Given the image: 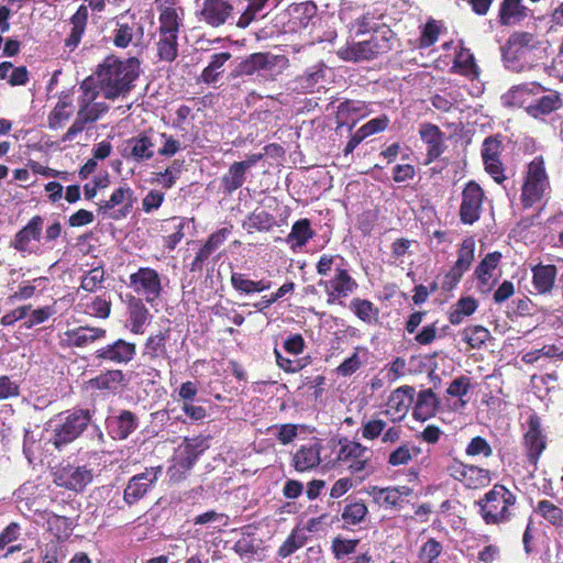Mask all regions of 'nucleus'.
<instances>
[{
  "label": "nucleus",
  "instance_id": "45",
  "mask_svg": "<svg viewBox=\"0 0 563 563\" xmlns=\"http://www.w3.org/2000/svg\"><path fill=\"white\" fill-rule=\"evenodd\" d=\"M477 301L472 297H463L452 307L449 320L452 324H460L465 317H468L477 309Z\"/></svg>",
  "mask_w": 563,
  "mask_h": 563
},
{
  "label": "nucleus",
  "instance_id": "38",
  "mask_svg": "<svg viewBox=\"0 0 563 563\" xmlns=\"http://www.w3.org/2000/svg\"><path fill=\"white\" fill-rule=\"evenodd\" d=\"M528 9L522 0H504L499 10V20L503 25H509L527 16Z\"/></svg>",
  "mask_w": 563,
  "mask_h": 563
},
{
  "label": "nucleus",
  "instance_id": "35",
  "mask_svg": "<svg viewBox=\"0 0 563 563\" xmlns=\"http://www.w3.org/2000/svg\"><path fill=\"white\" fill-rule=\"evenodd\" d=\"M277 56L269 53H255L250 55L240 64V73L244 75H253L262 69H272L276 66Z\"/></svg>",
  "mask_w": 563,
  "mask_h": 563
},
{
  "label": "nucleus",
  "instance_id": "4",
  "mask_svg": "<svg viewBox=\"0 0 563 563\" xmlns=\"http://www.w3.org/2000/svg\"><path fill=\"white\" fill-rule=\"evenodd\" d=\"M550 183L542 157H536L528 166L521 189V202L525 208L540 203L550 195Z\"/></svg>",
  "mask_w": 563,
  "mask_h": 563
},
{
  "label": "nucleus",
  "instance_id": "24",
  "mask_svg": "<svg viewBox=\"0 0 563 563\" xmlns=\"http://www.w3.org/2000/svg\"><path fill=\"white\" fill-rule=\"evenodd\" d=\"M107 422L111 437L119 440L126 439L139 426L137 417L129 410H122L120 415L108 418Z\"/></svg>",
  "mask_w": 563,
  "mask_h": 563
},
{
  "label": "nucleus",
  "instance_id": "50",
  "mask_svg": "<svg viewBox=\"0 0 563 563\" xmlns=\"http://www.w3.org/2000/svg\"><path fill=\"white\" fill-rule=\"evenodd\" d=\"M179 18L175 9L165 8L159 15V35L178 36Z\"/></svg>",
  "mask_w": 563,
  "mask_h": 563
},
{
  "label": "nucleus",
  "instance_id": "18",
  "mask_svg": "<svg viewBox=\"0 0 563 563\" xmlns=\"http://www.w3.org/2000/svg\"><path fill=\"white\" fill-rule=\"evenodd\" d=\"M544 88L537 82H525L511 87L501 96V102L508 108H526L528 112L529 103L533 102L534 96L543 91Z\"/></svg>",
  "mask_w": 563,
  "mask_h": 563
},
{
  "label": "nucleus",
  "instance_id": "33",
  "mask_svg": "<svg viewBox=\"0 0 563 563\" xmlns=\"http://www.w3.org/2000/svg\"><path fill=\"white\" fill-rule=\"evenodd\" d=\"M87 21L88 9L85 5H80L70 19L71 31L65 41V45L69 51H74L78 46L85 32Z\"/></svg>",
  "mask_w": 563,
  "mask_h": 563
},
{
  "label": "nucleus",
  "instance_id": "9",
  "mask_svg": "<svg viewBox=\"0 0 563 563\" xmlns=\"http://www.w3.org/2000/svg\"><path fill=\"white\" fill-rule=\"evenodd\" d=\"M113 44L117 47L125 48L130 44L136 45L144 35L142 23L130 10L119 14L114 19Z\"/></svg>",
  "mask_w": 563,
  "mask_h": 563
},
{
  "label": "nucleus",
  "instance_id": "7",
  "mask_svg": "<svg viewBox=\"0 0 563 563\" xmlns=\"http://www.w3.org/2000/svg\"><path fill=\"white\" fill-rule=\"evenodd\" d=\"M129 287L150 305L156 302L163 290L161 275L151 267H140L131 274Z\"/></svg>",
  "mask_w": 563,
  "mask_h": 563
},
{
  "label": "nucleus",
  "instance_id": "51",
  "mask_svg": "<svg viewBox=\"0 0 563 563\" xmlns=\"http://www.w3.org/2000/svg\"><path fill=\"white\" fill-rule=\"evenodd\" d=\"M537 512L552 526L563 527V510L550 500L539 501Z\"/></svg>",
  "mask_w": 563,
  "mask_h": 563
},
{
  "label": "nucleus",
  "instance_id": "43",
  "mask_svg": "<svg viewBox=\"0 0 563 563\" xmlns=\"http://www.w3.org/2000/svg\"><path fill=\"white\" fill-rule=\"evenodd\" d=\"M268 0H249L245 9L239 16L235 25L239 29H246L254 22L267 7Z\"/></svg>",
  "mask_w": 563,
  "mask_h": 563
},
{
  "label": "nucleus",
  "instance_id": "42",
  "mask_svg": "<svg viewBox=\"0 0 563 563\" xmlns=\"http://www.w3.org/2000/svg\"><path fill=\"white\" fill-rule=\"evenodd\" d=\"M350 309L355 316L366 323H374L378 319V308L373 302L366 299L354 298L350 302Z\"/></svg>",
  "mask_w": 563,
  "mask_h": 563
},
{
  "label": "nucleus",
  "instance_id": "34",
  "mask_svg": "<svg viewBox=\"0 0 563 563\" xmlns=\"http://www.w3.org/2000/svg\"><path fill=\"white\" fill-rule=\"evenodd\" d=\"M562 104L563 101L560 93L554 91L542 96L539 99H533V102L529 103L528 106V114L532 115L533 118L545 115L560 109Z\"/></svg>",
  "mask_w": 563,
  "mask_h": 563
},
{
  "label": "nucleus",
  "instance_id": "63",
  "mask_svg": "<svg viewBox=\"0 0 563 563\" xmlns=\"http://www.w3.org/2000/svg\"><path fill=\"white\" fill-rule=\"evenodd\" d=\"M501 152V142L494 136L486 137L482 145L483 162L498 161Z\"/></svg>",
  "mask_w": 563,
  "mask_h": 563
},
{
  "label": "nucleus",
  "instance_id": "25",
  "mask_svg": "<svg viewBox=\"0 0 563 563\" xmlns=\"http://www.w3.org/2000/svg\"><path fill=\"white\" fill-rule=\"evenodd\" d=\"M321 444L318 442L301 445L292 455V465L298 472H306L317 467L320 462Z\"/></svg>",
  "mask_w": 563,
  "mask_h": 563
},
{
  "label": "nucleus",
  "instance_id": "40",
  "mask_svg": "<svg viewBox=\"0 0 563 563\" xmlns=\"http://www.w3.org/2000/svg\"><path fill=\"white\" fill-rule=\"evenodd\" d=\"M341 58L353 62H361L374 58L369 41L365 40L339 49Z\"/></svg>",
  "mask_w": 563,
  "mask_h": 563
},
{
  "label": "nucleus",
  "instance_id": "15",
  "mask_svg": "<svg viewBox=\"0 0 563 563\" xmlns=\"http://www.w3.org/2000/svg\"><path fill=\"white\" fill-rule=\"evenodd\" d=\"M319 285L324 286L329 305L342 303L341 299L353 294L357 288V283L343 268H336L333 278L321 280Z\"/></svg>",
  "mask_w": 563,
  "mask_h": 563
},
{
  "label": "nucleus",
  "instance_id": "49",
  "mask_svg": "<svg viewBox=\"0 0 563 563\" xmlns=\"http://www.w3.org/2000/svg\"><path fill=\"white\" fill-rule=\"evenodd\" d=\"M311 238L312 231L310 229V223L307 219H302L294 223L291 231L287 236V241L292 243V247H301Z\"/></svg>",
  "mask_w": 563,
  "mask_h": 563
},
{
  "label": "nucleus",
  "instance_id": "30",
  "mask_svg": "<svg viewBox=\"0 0 563 563\" xmlns=\"http://www.w3.org/2000/svg\"><path fill=\"white\" fill-rule=\"evenodd\" d=\"M229 234L230 230L227 228L211 234L205 245L197 253L192 262V269L201 268L202 264L209 258V256L224 243Z\"/></svg>",
  "mask_w": 563,
  "mask_h": 563
},
{
  "label": "nucleus",
  "instance_id": "56",
  "mask_svg": "<svg viewBox=\"0 0 563 563\" xmlns=\"http://www.w3.org/2000/svg\"><path fill=\"white\" fill-rule=\"evenodd\" d=\"M181 165V161H174L164 172L155 174V181H157L166 189L172 188L176 180L180 177Z\"/></svg>",
  "mask_w": 563,
  "mask_h": 563
},
{
  "label": "nucleus",
  "instance_id": "13",
  "mask_svg": "<svg viewBox=\"0 0 563 563\" xmlns=\"http://www.w3.org/2000/svg\"><path fill=\"white\" fill-rule=\"evenodd\" d=\"M158 137V132L150 130L126 140V156L137 163L152 159L156 153Z\"/></svg>",
  "mask_w": 563,
  "mask_h": 563
},
{
  "label": "nucleus",
  "instance_id": "27",
  "mask_svg": "<svg viewBox=\"0 0 563 563\" xmlns=\"http://www.w3.org/2000/svg\"><path fill=\"white\" fill-rule=\"evenodd\" d=\"M75 106L69 95L60 96L57 103L49 112L47 118L48 128L51 130L62 129L65 123L73 117Z\"/></svg>",
  "mask_w": 563,
  "mask_h": 563
},
{
  "label": "nucleus",
  "instance_id": "36",
  "mask_svg": "<svg viewBox=\"0 0 563 563\" xmlns=\"http://www.w3.org/2000/svg\"><path fill=\"white\" fill-rule=\"evenodd\" d=\"M367 114L368 111L365 102L346 100L338 107L336 118L340 125L351 120V126H353L358 119L364 118Z\"/></svg>",
  "mask_w": 563,
  "mask_h": 563
},
{
  "label": "nucleus",
  "instance_id": "48",
  "mask_svg": "<svg viewBox=\"0 0 563 563\" xmlns=\"http://www.w3.org/2000/svg\"><path fill=\"white\" fill-rule=\"evenodd\" d=\"M230 58L231 54L228 52L213 54L209 65L202 70L201 79L207 84L217 81L221 74V68Z\"/></svg>",
  "mask_w": 563,
  "mask_h": 563
},
{
  "label": "nucleus",
  "instance_id": "21",
  "mask_svg": "<svg viewBox=\"0 0 563 563\" xmlns=\"http://www.w3.org/2000/svg\"><path fill=\"white\" fill-rule=\"evenodd\" d=\"M523 443L529 461L537 464L541 453L545 449V441L541 432V423L538 416L530 417Z\"/></svg>",
  "mask_w": 563,
  "mask_h": 563
},
{
  "label": "nucleus",
  "instance_id": "22",
  "mask_svg": "<svg viewBox=\"0 0 563 563\" xmlns=\"http://www.w3.org/2000/svg\"><path fill=\"white\" fill-rule=\"evenodd\" d=\"M43 218L34 216L13 238L11 245L19 252H32L31 242L38 241L43 231Z\"/></svg>",
  "mask_w": 563,
  "mask_h": 563
},
{
  "label": "nucleus",
  "instance_id": "57",
  "mask_svg": "<svg viewBox=\"0 0 563 563\" xmlns=\"http://www.w3.org/2000/svg\"><path fill=\"white\" fill-rule=\"evenodd\" d=\"M306 537L298 530H292L287 537L284 543L278 549V555L282 558H288L295 553L298 549L303 547Z\"/></svg>",
  "mask_w": 563,
  "mask_h": 563
},
{
  "label": "nucleus",
  "instance_id": "16",
  "mask_svg": "<svg viewBox=\"0 0 563 563\" xmlns=\"http://www.w3.org/2000/svg\"><path fill=\"white\" fill-rule=\"evenodd\" d=\"M483 199V189L476 183L470 181L462 191L460 217L463 223L473 224L479 219Z\"/></svg>",
  "mask_w": 563,
  "mask_h": 563
},
{
  "label": "nucleus",
  "instance_id": "3",
  "mask_svg": "<svg viewBox=\"0 0 563 563\" xmlns=\"http://www.w3.org/2000/svg\"><path fill=\"white\" fill-rule=\"evenodd\" d=\"M516 496L504 485H494L478 501L483 519L488 525L508 521L512 515L510 507L516 504Z\"/></svg>",
  "mask_w": 563,
  "mask_h": 563
},
{
  "label": "nucleus",
  "instance_id": "14",
  "mask_svg": "<svg viewBox=\"0 0 563 563\" xmlns=\"http://www.w3.org/2000/svg\"><path fill=\"white\" fill-rule=\"evenodd\" d=\"M162 467L157 466L146 468L143 473L134 475L129 481L124 489V501L129 505H133L137 500H140L157 482V479L162 475Z\"/></svg>",
  "mask_w": 563,
  "mask_h": 563
},
{
  "label": "nucleus",
  "instance_id": "29",
  "mask_svg": "<svg viewBox=\"0 0 563 563\" xmlns=\"http://www.w3.org/2000/svg\"><path fill=\"white\" fill-rule=\"evenodd\" d=\"M475 241L473 239H466L462 242L459 250L457 260L450 272V276L459 282L462 275L470 268L474 261Z\"/></svg>",
  "mask_w": 563,
  "mask_h": 563
},
{
  "label": "nucleus",
  "instance_id": "58",
  "mask_svg": "<svg viewBox=\"0 0 563 563\" xmlns=\"http://www.w3.org/2000/svg\"><path fill=\"white\" fill-rule=\"evenodd\" d=\"M367 514V507L362 501H355L344 507L342 519L349 525L360 523Z\"/></svg>",
  "mask_w": 563,
  "mask_h": 563
},
{
  "label": "nucleus",
  "instance_id": "8",
  "mask_svg": "<svg viewBox=\"0 0 563 563\" xmlns=\"http://www.w3.org/2000/svg\"><path fill=\"white\" fill-rule=\"evenodd\" d=\"M537 48V41L530 33H516L510 36L508 46L504 52V58L507 67L514 71H522L526 69L523 64L517 65V62H527L529 55Z\"/></svg>",
  "mask_w": 563,
  "mask_h": 563
},
{
  "label": "nucleus",
  "instance_id": "19",
  "mask_svg": "<svg viewBox=\"0 0 563 563\" xmlns=\"http://www.w3.org/2000/svg\"><path fill=\"white\" fill-rule=\"evenodd\" d=\"M500 258L501 254L499 252L488 253L477 265L475 276L481 292L487 294L494 287L497 279L496 271Z\"/></svg>",
  "mask_w": 563,
  "mask_h": 563
},
{
  "label": "nucleus",
  "instance_id": "60",
  "mask_svg": "<svg viewBox=\"0 0 563 563\" xmlns=\"http://www.w3.org/2000/svg\"><path fill=\"white\" fill-rule=\"evenodd\" d=\"M442 550V544L439 541L429 539L420 549V560L426 563H440L439 556Z\"/></svg>",
  "mask_w": 563,
  "mask_h": 563
},
{
  "label": "nucleus",
  "instance_id": "62",
  "mask_svg": "<svg viewBox=\"0 0 563 563\" xmlns=\"http://www.w3.org/2000/svg\"><path fill=\"white\" fill-rule=\"evenodd\" d=\"M467 456H484L489 457L493 455V449L490 444L482 437L473 438L465 449Z\"/></svg>",
  "mask_w": 563,
  "mask_h": 563
},
{
  "label": "nucleus",
  "instance_id": "1",
  "mask_svg": "<svg viewBox=\"0 0 563 563\" xmlns=\"http://www.w3.org/2000/svg\"><path fill=\"white\" fill-rule=\"evenodd\" d=\"M140 63L136 58L120 60L108 57L99 66L96 74L95 87L106 99L124 98L132 89L139 77Z\"/></svg>",
  "mask_w": 563,
  "mask_h": 563
},
{
  "label": "nucleus",
  "instance_id": "31",
  "mask_svg": "<svg viewBox=\"0 0 563 563\" xmlns=\"http://www.w3.org/2000/svg\"><path fill=\"white\" fill-rule=\"evenodd\" d=\"M419 134L422 141H424L429 145V162H432L433 159L438 158L443 152V134L440 131V129L437 125L426 123L421 125Z\"/></svg>",
  "mask_w": 563,
  "mask_h": 563
},
{
  "label": "nucleus",
  "instance_id": "28",
  "mask_svg": "<svg viewBox=\"0 0 563 563\" xmlns=\"http://www.w3.org/2000/svg\"><path fill=\"white\" fill-rule=\"evenodd\" d=\"M438 406L439 399L431 389L421 390L413 407V418L426 421L435 415Z\"/></svg>",
  "mask_w": 563,
  "mask_h": 563
},
{
  "label": "nucleus",
  "instance_id": "52",
  "mask_svg": "<svg viewBox=\"0 0 563 563\" xmlns=\"http://www.w3.org/2000/svg\"><path fill=\"white\" fill-rule=\"evenodd\" d=\"M463 340L472 349H481L490 339V332L483 325H471L463 330Z\"/></svg>",
  "mask_w": 563,
  "mask_h": 563
},
{
  "label": "nucleus",
  "instance_id": "64",
  "mask_svg": "<svg viewBox=\"0 0 563 563\" xmlns=\"http://www.w3.org/2000/svg\"><path fill=\"white\" fill-rule=\"evenodd\" d=\"M20 394V383L9 376H0V400L18 397Z\"/></svg>",
  "mask_w": 563,
  "mask_h": 563
},
{
  "label": "nucleus",
  "instance_id": "23",
  "mask_svg": "<svg viewBox=\"0 0 563 563\" xmlns=\"http://www.w3.org/2000/svg\"><path fill=\"white\" fill-rule=\"evenodd\" d=\"M373 499L384 507H400L405 498L411 494V489L407 486L380 488L373 486L369 489Z\"/></svg>",
  "mask_w": 563,
  "mask_h": 563
},
{
  "label": "nucleus",
  "instance_id": "5",
  "mask_svg": "<svg viewBox=\"0 0 563 563\" xmlns=\"http://www.w3.org/2000/svg\"><path fill=\"white\" fill-rule=\"evenodd\" d=\"M338 461L360 478L369 476L375 470L372 464V451L354 441H347L341 445Z\"/></svg>",
  "mask_w": 563,
  "mask_h": 563
},
{
  "label": "nucleus",
  "instance_id": "54",
  "mask_svg": "<svg viewBox=\"0 0 563 563\" xmlns=\"http://www.w3.org/2000/svg\"><path fill=\"white\" fill-rule=\"evenodd\" d=\"M123 374L119 369L108 371L91 379V386L101 390H114L122 382Z\"/></svg>",
  "mask_w": 563,
  "mask_h": 563
},
{
  "label": "nucleus",
  "instance_id": "20",
  "mask_svg": "<svg viewBox=\"0 0 563 563\" xmlns=\"http://www.w3.org/2000/svg\"><path fill=\"white\" fill-rule=\"evenodd\" d=\"M135 353L136 345L134 343L119 339L112 344L97 350L96 357L115 364H126L133 360Z\"/></svg>",
  "mask_w": 563,
  "mask_h": 563
},
{
  "label": "nucleus",
  "instance_id": "32",
  "mask_svg": "<svg viewBox=\"0 0 563 563\" xmlns=\"http://www.w3.org/2000/svg\"><path fill=\"white\" fill-rule=\"evenodd\" d=\"M152 318L150 310L145 307L141 299L133 300L129 306V325L130 331L134 334H142L144 327Z\"/></svg>",
  "mask_w": 563,
  "mask_h": 563
},
{
  "label": "nucleus",
  "instance_id": "55",
  "mask_svg": "<svg viewBox=\"0 0 563 563\" xmlns=\"http://www.w3.org/2000/svg\"><path fill=\"white\" fill-rule=\"evenodd\" d=\"M178 36L159 35L157 53L162 60L173 62L178 56Z\"/></svg>",
  "mask_w": 563,
  "mask_h": 563
},
{
  "label": "nucleus",
  "instance_id": "17",
  "mask_svg": "<svg viewBox=\"0 0 563 563\" xmlns=\"http://www.w3.org/2000/svg\"><path fill=\"white\" fill-rule=\"evenodd\" d=\"M415 389L410 386H401L395 389L386 404V416L391 421H401L408 413L413 402Z\"/></svg>",
  "mask_w": 563,
  "mask_h": 563
},
{
  "label": "nucleus",
  "instance_id": "10",
  "mask_svg": "<svg viewBox=\"0 0 563 563\" xmlns=\"http://www.w3.org/2000/svg\"><path fill=\"white\" fill-rule=\"evenodd\" d=\"M451 477L463 483L470 489H478L490 484V472L475 465H468L459 460H453L446 467Z\"/></svg>",
  "mask_w": 563,
  "mask_h": 563
},
{
  "label": "nucleus",
  "instance_id": "26",
  "mask_svg": "<svg viewBox=\"0 0 563 563\" xmlns=\"http://www.w3.org/2000/svg\"><path fill=\"white\" fill-rule=\"evenodd\" d=\"M106 330L101 328L78 327L64 333L63 341L68 346L85 347L103 339Z\"/></svg>",
  "mask_w": 563,
  "mask_h": 563
},
{
  "label": "nucleus",
  "instance_id": "61",
  "mask_svg": "<svg viewBox=\"0 0 563 563\" xmlns=\"http://www.w3.org/2000/svg\"><path fill=\"white\" fill-rule=\"evenodd\" d=\"M132 194L133 191L130 187H119L112 192L109 200H104L99 203V209L107 212L108 210L123 203L125 199H130Z\"/></svg>",
  "mask_w": 563,
  "mask_h": 563
},
{
  "label": "nucleus",
  "instance_id": "11",
  "mask_svg": "<svg viewBox=\"0 0 563 563\" xmlns=\"http://www.w3.org/2000/svg\"><path fill=\"white\" fill-rule=\"evenodd\" d=\"M199 20L211 27H220L234 20L232 0H203L199 11Z\"/></svg>",
  "mask_w": 563,
  "mask_h": 563
},
{
  "label": "nucleus",
  "instance_id": "37",
  "mask_svg": "<svg viewBox=\"0 0 563 563\" xmlns=\"http://www.w3.org/2000/svg\"><path fill=\"white\" fill-rule=\"evenodd\" d=\"M167 339L168 333L162 331L150 335L144 343L143 357L150 361H155L159 357L168 358L166 349Z\"/></svg>",
  "mask_w": 563,
  "mask_h": 563
},
{
  "label": "nucleus",
  "instance_id": "39",
  "mask_svg": "<svg viewBox=\"0 0 563 563\" xmlns=\"http://www.w3.org/2000/svg\"><path fill=\"white\" fill-rule=\"evenodd\" d=\"M231 284L235 290L244 294L261 292L269 289L272 286L271 282L268 280H251L240 273H233L231 275Z\"/></svg>",
  "mask_w": 563,
  "mask_h": 563
},
{
  "label": "nucleus",
  "instance_id": "47",
  "mask_svg": "<svg viewBox=\"0 0 563 563\" xmlns=\"http://www.w3.org/2000/svg\"><path fill=\"white\" fill-rule=\"evenodd\" d=\"M198 457V453L195 452L194 446L191 444H186L183 450H180L177 462L174 466H172L168 471L170 478L178 479L176 476L178 471L187 472L192 465L196 463Z\"/></svg>",
  "mask_w": 563,
  "mask_h": 563
},
{
  "label": "nucleus",
  "instance_id": "2",
  "mask_svg": "<svg viewBox=\"0 0 563 563\" xmlns=\"http://www.w3.org/2000/svg\"><path fill=\"white\" fill-rule=\"evenodd\" d=\"M81 96L78 98V110L76 119L63 135V142L74 141L81 133L87 124L96 122L103 113L109 110L104 102L96 101L100 92L95 87V81L88 78L80 85Z\"/></svg>",
  "mask_w": 563,
  "mask_h": 563
},
{
  "label": "nucleus",
  "instance_id": "12",
  "mask_svg": "<svg viewBox=\"0 0 563 563\" xmlns=\"http://www.w3.org/2000/svg\"><path fill=\"white\" fill-rule=\"evenodd\" d=\"M92 470L82 465H66L54 473V483L66 489L81 492L92 482Z\"/></svg>",
  "mask_w": 563,
  "mask_h": 563
},
{
  "label": "nucleus",
  "instance_id": "6",
  "mask_svg": "<svg viewBox=\"0 0 563 563\" xmlns=\"http://www.w3.org/2000/svg\"><path fill=\"white\" fill-rule=\"evenodd\" d=\"M89 421V412L85 410H77L64 418H58L54 424V434L51 441L58 449L70 443L82 433Z\"/></svg>",
  "mask_w": 563,
  "mask_h": 563
},
{
  "label": "nucleus",
  "instance_id": "41",
  "mask_svg": "<svg viewBox=\"0 0 563 563\" xmlns=\"http://www.w3.org/2000/svg\"><path fill=\"white\" fill-rule=\"evenodd\" d=\"M246 169L239 162L233 163L229 170L222 176V186L229 194L243 186L245 181Z\"/></svg>",
  "mask_w": 563,
  "mask_h": 563
},
{
  "label": "nucleus",
  "instance_id": "53",
  "mask_svg": "<svg viewBox=\"0 0 563 563\" xmlns=\"http://www.w3.org/2000/svg\"><path fill=\"white\" fill-rule=\"evenodd\" d=\"M158 136L156 142V153L158 155L172 157L183 148L181 142L174 135L158 132Z\"/></svg>",
  "mask_w": 563,
  "mask_h": 563
},
{
  "label": "nucleus",
  "instance_id": "59",
  "mask_svg": "<svg viewBox=\"0 0 563 563\" xmlns=\"http://www.w3.org/2000/svg\"><path fill=\"white\" fill-rule=\"evenodd\" d=\"M104 280V271L101 267L90 269L81 277L80 288L93 292L98 290Z\"/></svg>",
  "mask_w": 563,
  "mask_h": 563
},
{
  "label": "nucleus",
  "instance_id": "46",
  "mask_svg": "<svg viewBox=\"0 0 563 563\" xmlns=\"http://www.w3.org/2000/svg\"><path fill=\"white\" fill-rule=\"evenodd\" d=\"M185 225L186 221L178 217H174L165 221L163 230L165 232L172 231V233L165 238V246L168 250H174L183 240L185 235L183 232Z\"/></svg>",
  "mask_w": 563,
  "mask_h": 563
},
{
  "label": "nucleus",
  "instance_id": "44",
  "mask_svg": "<svg viewBox=\"0 0 563 563\" xmlns=\"http://www.w3.org/2000/svg\"><path fill=\"white\" fill-rule=\"evenodd\" d=\"M421 450L416 445L406 442L391 451L388 455V464L391 466L407 465L413 457H417Z\"/></svg>",
  "mask_w": 563,
  "mask_h": 563
}]
</instances>
